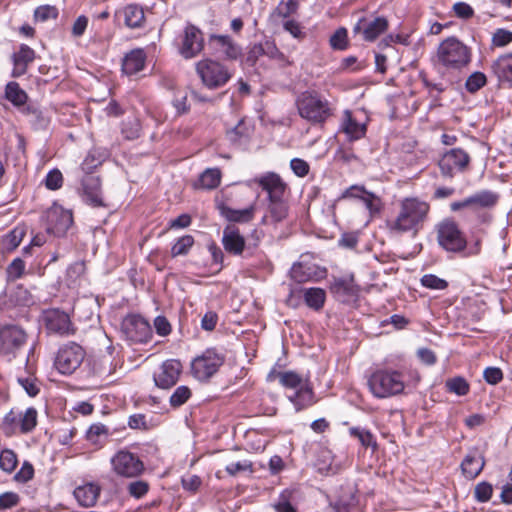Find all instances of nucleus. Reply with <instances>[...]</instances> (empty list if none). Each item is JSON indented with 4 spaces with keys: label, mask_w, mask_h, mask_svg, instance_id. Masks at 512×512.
<instances>
[{
    "label": "nucleus",
    "mask_w": 512,
    "mask_h": 512,
    "mask_svg": "<svg viewBox=\"0 0 512 512\" xmlns=\"http://www.w3.org/2000/svg\"><path fill=\"white\" fill-rule=\"evenodd\" d=\"M430 211V205L416 197H406L399 202L396 215L386 221V228L391 235L405 233L413 235L423 228Z\"/></svg>",
    "instance_id": "obj_1"
},
{
    "label": "nucleus",
    "mask_w": 512,
    "mask_h": 512,
    "mask_svg": "<svg viewBox=\"0 0 512 512\" xmlns=\"http://www.w3.org/2000/svg\"><path fill=\"white\" fill-rule=\"evenodd\" d=\"M368 387L372 395L378 399L397 396L404 392V375L398 370L377 369L370 375Z\"/></svg>",
    "instance_id": "obj_2"
},
{
    "label": "nucleus",
    "mask_w": 512,
    "mask_h": 512,
    "mask_svg": "<svg viewBox=\"0 0 512 512\" xmlns=\"http://www.w3.org/2000/svg\"><path fill=\"white\" fill-rule=\"evenodd\" d=\"M299 115L313 125L323 124L332 115L328 100L316 92H304L297 101Z\"/></svg>",
    "instance_id": "obj_3"
},
{
    "label": "nucleus",
    "mask_w": 512,
    "mask_h": 512,
    "mask_svg": "<svg viewBox=\"0 0 512 512\" xmlns=\"http://www.w3.org/2000/svg\"><path fill=\"white\" fill-rule=\"evenodd\" d=\"M437 61L447 69H461L471 60L470 49L456 37H448L437 49Z\"/></svg>",
    "instance_id": "obj_4"
},
{
    "label": "nucleus",
    "mask_w": 512,
    "mask_h": 512,
    "mask_svg": "<svg viewBox=\"0 0 512 512\" xmlns=\"http://www.w3.org/2000/svg\"><path fill=\"white\" fill-rule=\"evenodd\" d=\"M28 333L18 324L0 326V356L11 362L23 351L28 342Z\"/></svg>",
    "instance_id": "obj_5"
},
{
    "label": "nucleus",
    "mask_w": 512,
    "mask_h": 512,
    "mask_svg": "<svg viewBox=\"0 0 512 512\" xmlns=\"http://www.w3.org/2000/svg\"><path fill=\"white\" fill-rule=\"evenodd\" d=\"M195 71L203 86L209 90L225 86L232 78V72L225 64L211 58L198 61Z\"/></svg>",
    "instance_id": "obj_6"
},
{
    "label": "nucleus",
    "mask_w": 512,
    "mask_h": 512,
    "mask_svg": "<svg viewBox=\"0 0 512 512\" xmlns=\"http://www.w3.org/2000/svg\"><path fill=\"white\" fill-rule=\"evenodd\" d=\"M470 163L471 157L467 151L462 148H451L441 155L438 166L443 178L452 179L457 174L467 172Z\"/></svg>",
    "instance_id": "obj_7"
},
{
    "label": "nucleus",
    "mask_w": 512,
    "mask_h": 512,
    "mask_svg": "<svg viewBox=\"0 0 512 512\" xmlns=\"http://www.w3.org/2000/svg\"><path fill=\"white\" fill-rule=\"evenodd\" d=\"M112 471L119 477L137 478L145 470V465L139 455L128 449L118 450L110 460Z\"/></svg>",
    "instance_id": "obj_8"
},
{
    "label": "nucleus",
    "mask_w": 512,
    "mask_h": 512,
    "mask_svg": "<svg viewBox=\"0 0 512 512\" xmlns=\"http://www.w3.org/2000/svg\"><path fill=\"white\" fill-rule=\"evenodd\" d=\"M85 358V351L79 344L70 342L58 350L54 365L56 369L65 375L72 374Z\"/></svg>",
    "instance_id": "obj_9"
},
{
    "label": "nucleus",
    "mask_w": 512,
    "mask_h": 512,
    "mask_svg": "<svg viewBox=\"0 0 512 512\" xmlns=\"http://www.w3.org/2000/svg\"><path fill=\"white\" fill-rule=\"evenodd\" d=\"M437 239L439 245L449 252H460L467 244L463 233L452 220H444L438 225Z\"/></svg>",
    "instance_id": "obj_10"
},
{
    "label": "nucleus",
    "mask_w": 512,
    "mask_h": 512,
    "mask_svg": "<svg viewBox=\"0 0 512 512\" xmlns=\"http://www.w3.org/2000/svg\"><path fill=\"white\" fill-rule=\"evenodd\" d=\"M224 363V357L213 349L206 350L201 356L196 357L191 370L193 376L199 381L210 379Z\"/></svg>",
    "instance_id": "obj_11"
},
{
    "label": "nucleus",
    "mask_w": 512,
    "mask_h": 512,
    "mask_svg": "<svg viewBox=\"0 0 512 512\" xmlns=\"http://www.w3.org/2000/svg\"><path fill=\"white\" fill-rule=\"evenodd\" d=\"M204 48L202 31L195 25L188 23L180 36L178 52L184 59L198 56Z\"/></svg>",
    "instance_id": "obj_12"
},
{
    "label": "nucleus",
    "mask_w": 512,
    "mask_h": 512,
    "mask_svg": "<svg viewBox=\"0 0 512 512\" xmlns=\"http://www.w3.org/2000/svg\"><path fill=\"white\" fill-rule=\"evenodd\" d=\"M43 320L45 328L50 334L68 337L74 335L76 332V328L71 322L70 316L59 309L45 311Z\"/></svg>",
    "instance_id": "obj_13"
},
{
    "label": "nucleus",
    "mask_w": 512,
    "mask_h": 512,
    "mask_svg": "<svg viewBox=\"0 0 512 512\" xmlns=\"http://www.w3.org/2000/svg\"><path fill=\"white\" fill-rule=\"evenodd\" d=\"M122 330L134 343H146L152 337L150 324L140 315L127 316L122 322Z\"/></svg>",
    "instance_id": "obj_14"
},
{
    "label": "nucleus",
    "mask_w": 512,
    "mask_h": 512,
    "mask_svg": "<svg viewBox=\"0 0 512 512\" xmlns=\"http://www.w3.org/2000/svg\"><path fill=\"white\" fill-rule=\"evenodd\" d=\"M182 368L181 362L177 359L164 361L158 371L153 374L155 385L161 389H170L178 382Z\"/></svg>",
    "instance_id": "obj_15"
},
{
    "label": "nucleus",
    "mask_w": 512,
    "mask_h": 512,
    "mask_svg": "<svg viewBox=\"0 0 512 512\" xmlns=\"http://www.w3.org/2000/svg\"><path fill=\"white\" fill-rule=\"evenodd\" d=\"M82 200L92 207H104L101 180L98 176L87 174L81 181Z\"/></svg>",
    "instance_id": "obj_16"
},
{
    "label": "nucleus",
    "mask_w": 512,
    "mask_h": 512,
    "mask_svg": "<svg viewBox=\"0 0 512 512\" xmlns=\"http://www.w3.org/2000/svg\"><path fill=\"white\" fill-rule=\"evenodd\" d=\"M72 223V214L67 210L62 208H53L47 212L46 230L54 236L61 237L65 235Z\"/></svg>",
    "instance_id": "obj_17"
},
{
    "label": "nucleus",
    "mask_w": 512,
    "mask_h": 512,
    "mask_svg": "<svg viewBox=\"0 0 512 512\" xmlns=\"http://www.w3.org/2000/svg\"><path fill=\"white\" fill-rule=\"evenodd\" d=\"M387 28L388 20L383 16L375 17L372 20L362 17L353 27V32L361 33L363 39L366 41H374L379 35L384 33Z\"/></svg>",
    "instance_id": "obj_18"
},
{
    "label": "nucleus",
    "mask_w": 512,
    "mask_h": 512,
    "mask_svg": "<svg viewBox=\"0 0 512 512\" xmlns=\"http://www.w3.org/2000/svg\"><path fill=\"white\" fill-rule=\"evenodd\" d=\"M253 181L267 192L268 199L283 197L287 188L286 183L274 172H267Z\"/></svg>",
    "instance_id": "obj_19"
},
{
    "label": "nucleus",
    "mask_w": 512,
    "mask_h": 512,
    "mask_svg": "<svg viewBox=\"0 0 512 512\" xmlns=\"http://www.w3.org/2000/svg\"><path fill=\"white\" fill-rule=\"evenodd\" d=\"M324 274L323 270L313 263L298 262L293 264L290 269L291 278L297 283H304L308 281H316Z\"/></svg>",
    "instance_id": "obj_20"
},
{
    "label": "nucleus",
    "mask_w": 512,
    "mask_h": 512,
    "mask_svg": "<svg viewBox=\"0 0 512 512\" xmlns=\"http://www.w3.org/2000/svg\"><path fill=\"white\" fill-rule=\"evenodd\" d=\"M209 41L226 59L236 60L242 54L241 47L228 35H211Z\"/></svg>",
    "instance_id": "obj_21"
},
{
    "label": "nucleus",
    "mask_w": 512,
    "mask_h": 512,
    "mask_svg": "<svg viewBox=\"0 0 512 512\" xmlns=\"http://www.w3.org/2000/svg\"><path fill=\"white\" fill-rule=\"evenodd\" d=\"M222 244L224 249L233 255H241L245 249V239L234 225H227L223 230Z\"/></svg>",
    "instance_id": "obj_22"
},
{
    "label": "nucleus",
    "mask_w": 512,
    "mask_h": 512,
    "mask_svg": "<svg viewBox=\"0 0 512 512\" xmlns=\"http://www.w3.org/2000/svg\"><path fill=\"white\" fill-rule=\"evenodd\" d=\"M35 59V51L26 44H21L18 52L13 54L14 77H20L27 72L28 65Z\"/></svg>",
    "instance_id": "obj_23"
},
{
    "label": "nucleus",
    "mask_w": 512,
    "mask_h": 512,
    "mask_svg": "<svg viewBox=\"0 0 512 512\" xmlns=\"http://www.w3.org/2000/svg\"><path fill=\"white\" fill-rule=\"evenodd\" d=\"M218 209L220 215L224 217L227 221L241 224L249 223L250 221H252L256 210L254 204L241 210H236L225 204H221L218 206Z\"/></svg>",
    "instance_id": "obj_24"
},
{
    "label": "nucleus",
    "mask_w": 512,
    "mask_h": 512,
    "mask_svg": "<svg viewBox=\"0 0 512 512\" xmlns=\"http://www.w3.org/2000/svg\"><path fill=\"white\" fill-rule=\"evenodd\" d=\"M101 487L95 483H86L74 490V497L83 507H92L96 504Z\"/></svg>",
    "instance_id": "obj_25"
},
{
    "label": "nucleus",
    "mask_w": 512,
    "mask_h": 512,
    "mask_svg": "<svg viewBox=\"0 0 512 512\" xmlns=\"http://www.w3.org/2000/svg\"><path fill=\"white\" fill-rule=\"evenodd\" d=\"M146 61V54L143 49H134L127 53L122 61V71L127 75H134L140 72Z\"/></svg>",
    "instance_id": "obj_26"
},
{
    "label": "nucleus",
    "mask_w": 512,
    "mask_h": 512,
    "mask_svg": "<svg viewBox=\"0 0 512 512\" xmlns=\"http://www.w3.org/2000/svg\"><path fill=\"white\" fill-rule=\"evenodd\" d=\"M484 465V458L473 451L465 456L461 463V469L466 478L474 479L481 473Z\"/></svg>",
    "instance_id": "obj_27"
},
{
    "label": "nucleus",
    "mask_w": 512,
    "mask_h": 512,
    "mask_svg": "<svg viewBox=\"0 0 512 512\" xmlns=\"http://www.w3.org/2000/svg\"><path fill=\"white\" fill-rule=\"evenodd\" d=\"M124 23L131 29L142 28L145 24L143 8L138 4H129L122 10Z\"/></svg>",
    "instance_id": "obj_28"
},
{
    "label": "nucleus",
    "mask_w": 512,
    "mask_h": 512,
    "mask_svg": "<svg viewBox=\"0 0 512 512\" xmlns=\"http://www.w3.org/2000/svg\"><path fill=\"white\" fill-rule=\"evenodd\" d=\"M499 200V194L490 190H481L469 196L471 208H492Z\"/></svg>",
    "instance_id": "obj_29"
},
{
    "label": "nucleus",
    "mask_w": 512,
    "mask_h": 512,
    "mask_svg": "<svg viewBox=\"0 0 512 512\" xmlns=\"http://www.w3.org/2000/svg\"><path fill=\"white\" fill-rule=\"evenodd\" d=\"M499 81L512 82V53L500 56L492 65Z\"/></svg>",
    "instance_id": "obj_30"
},
{
    "label": "nucleus",
    "mask_w": 512,
    "mask_h": 512,
    "mask_svg": "<svg viewBox=\"0 0 512 512\" xmlns=\"http://www.w3.org/2000/svg\"><path fill=\"white\" fill-rule=\"evenodd\" d=\"M299 4L297 0H281L276 8L270 14V20L278 22L279 20H287L298 10Z\"/></svg>",
    "instance_id": "obj_31"
},
{
    "label": "nucleus",
    "mask_w": 512,
    "mask_h": 512,
    "mask_svg": "<svg viewBox=\"0 0 512 512\" xmlns=\"http://www.w3.org/2000/svg\"><path fill=\"white\" fill-rule=\"evenodd\" d=\"M345 115L346 120L343 123V131L349 140L355 141L364 137L367 131L366 124L357 122L349 111H346Z\"/></svg>",
    "instance_id": "obj_32"
},
{
    "label": "nucleus",
    "mask_w": 512,
    "mask_h": 512,
    "mask_svg": "<svg viewBox=\"0 0 512 512\" xmlns=\"http://www.w3.org/2000/svg\"><path fill=\"white\" fill-rule=\"evenodd\" d=\"M303 298L309 308L319 311L324 306L326 292L324 289L319 287L307 288L303 290Z\"/></svg>",
    "instance_id": "obj_33"
},
{
    "label": "nucleus",
    "mask_w": 512,
    "mask_h": 512,
    "mask_svg": "<svg viewBox=\"0 0 512 512\" xmlns=\"http://www.w3.org/2000/svg\"><path fill=\"white\" fill-rule=\"evenodd\" d=\"M331 291L337 297H339L342 302H346L356 295V289L354 287L352 279H335V281L331 285Z\"/></svg>",
    "instance_id": "obj_34"
},
{
    "label": "nucleus",
    "mask_w": 512,
    "mask_h": 512,
    "mask_svg": "<svg viewBox=\"0 0 512 512\" xmlns=\"http://www.w3.org/2000/svg\"><path fill=\"white\" fill-rule=\"evenodd\" d=\"M222 173L219 168H207L198 179L197 187L212 190L217 188L221 182Z\"/></svg>",
    "instance_id": "obj_35"
},
{
    "label": "nucleus",
    "mask_w": 512,
    "mask_h": 512,
    "mask_svg": "<svg viewBox=\"0 0 512 512\" xmlns=\"http://www.w3.org/2000/svg\"><path fill=\"white\" fill-rule=\"evenodd\" d=\"M313 390L311 387L301 386L295 393L289 396V400L294 404L296 411L305 409L313 404Z\"/></svg>",
    "instance_id": "obj_36"
},
{
    "label": "nucleus",
    "mask_w": 512,
    "mask_h": 512,
    "mask_svg": "<svg viewBox=\"0 0 512 512\" xmlns=\"http://www.w3.org/2000/svg\"><path fill=\"white\" fill-rule=\"evenodd\" d=\"M268 210L275 222H281L287 217L288 206L283 197L268 199Z\"/></svg>",
    "instance_id": "obj_37"
},
{
    "label": "nucleus",
    "mask_w": 512,
    "mask_h": 512,
    "mask_svg": "<svg viewBox=\"0 0 512 512\" xmlns=\"http://www.w3.org/2000/svg\"><path fill=\"white\" fill-rule=\"evenodd\" d=\"M5 97L15 106H21L27 100V94L24 90L20 88L19 84L16 82H9L6 85Z\"/></svg>",
    "instance_id": "obj_38"
},
{
    "label": "nucleus",
    "mask_w": 512,
    "mask_h": 512,
    "mask_svg": "<svg viewBox=\"0 0 512 512\" xmlns=\"http://www.w3.org/2000/svg\"><path fill=\"white\" fill-rule=\"evenodd\" d=\"M141 124L136 117H129L121 124V133L127 140H134L140 136Z\"/></svg>",
    "instance_id": "obj_39"
},
{
    "label": "nucleus",
    "mask_w": 512,
    "mask_h": 512,
    "mask_svg": "<svg viewBox=\"0 0 512 512\" xmlns=\"http://www.w3.org/2000/svg\"><path fill=\"white\" fill-rule=\"evenodd\" d=\"M194 242L192 235H184L178 238L171 248V256L175 258L187 255L194 245Z\"/></svg>",
    "instance_id": "obj_40"
},
{
    "label": "nucleus",
    "mask_w": 512,
    "mask_h": 512,
    "mask_svg": "<svg viewBox=\"0 0 512 512\" xmlns=\"http://www.w3.org/2000/svg\"><path fill=\"white\" fill-rule=\"evenodd\" d=\"M447 391L458 396H464L469 393L470 386L465 378L457 376L449 378L445 382Z\"/></svg>",
    "instance_id": "obj_41"
},
{
    "label": "nucleus",
    "mask_w": 512,
    "mask_h": 512,
    "mask_svg": "<svg viewBox=\"0 0 512 512\" xmlns=\"http://www.w3.org/2000/svg\"><path fill=\"white\" fill-rule=\"evenodd\" d=\"M37 415V410L34 407H29L23 415L19 416L20 430L22 433H29L36 427Z\"/></svg>",
    "instance_id": "obj_42"
},
{
    "label": "nucleus",
    "mask_w": 512,
    "mask_h": 512,
    "mask_svg": "<svg viewBox=\"0 0 512 512\" xmlns=\"http://www.w3.org/2000/svg\"><path fill=\"white\" fill-rule=\"evenodd\" d=\"M192 396L191 389L188 386H178L169 399L172 408H179L184 405Z\"/></svg>",
    "instance_id": "obj_43"
},
{
    "label": "nucleus",
    "mask_w": 512,
    "mask_h": 512,
    "mask_svg": "<svg viewBox=\"0 0 512 512\" xmlns=\"http://www.w3.org/2000/svg\"><path fill=\"white\" fill-rule=\"evenodd\" d=\"M349 432L350 435L356 437L360 441L362 446L372 447L373 450L377 448L375 438L369 430L360 427H352L350 428Z\"/></svg>",
    "instance_id": "obj_44"
},
{
    "label": "nucleus",
    "mask_w": 512,
    "mask_h": 512,
    "mask_svg": "<svg viewBox=\"0 0 512 512\" xmlns=\"http://www.w3.org/2000/svg\"><path fill=\"white\" fill-rule=\"evenodd\" d=\"M18 463L16 453L11 449H4L0 453V468L6 473H12Z\"/></svg>",
    "instance_id": "obj_45"
},
{
    "label": "nucleus",
    "mask_w": 512,
    "mask_h": 512,
    "mask_svg": "<svg viewBox=\"0 0 512 512\" xmlns=\"http://www.w3.org/2000/svg\"><path fill=\"white\" fill-rule=\"evenodd\" d=\"M25 262L20 258H15L6 268V276L8 281L20 279L25 274Z\"/></svg>",
    "instance_id": "obj_46"
},
{
    "label": "nucleus",
    "mask_w": 512,
    "mask_h": 512,
    "mask_svg": "<svg viewBox=\"0 0 512 512\" xmlns=\"http://www.w3.org/2000/svg\"><path fill=\"white\" fill-rule=\"evenodd\" d=\"M279 382L286 388H300L302 385V377L294 371L279 372L277 374Z\"/></svg>",
    "instance_id": "obj_47"
},
{
    "label": "nucleus",
    "mask_w": 512,
    "mask_h": 512,
    "mask_svg": "<svg viewBox=\"0 0 512 512\" xmlns=\"http://www.w3.org/2000/svg\"><path fill=\"white\" fill-rule=\"evenodd\" d=\"M25 236V230L21 227H16L10 231L4 238L3 243L6 250L11 251L16 249L23 237Z\"/></svg>",
    "instance_id": "obj_48"
},
{
    "label": "nucleus",
    "mask_w": 512,
    "mask_h": 512,
    "mask_svg": "<svg viewBox=\"0 0 512 512\" xmlns=\"http://www.w3.org/2000/svg\"><path fill=\"white\" fill-rule=\"evenodd\" d=\"M58 17V9L52 5H41L34 10V20L45 22Z\"/></svg>",
    "instance_id": "obj_49"
},
{
    "label": "nucleus",
    "mask_w": 512,
    "mask_h": 512,
    "mask_svg": "<svg viewBox=\"0 0 512 512\" xmlns=\"http://www.w3.org/2000/svg\"><path fill=\"white\" fill-rule=\"evenodd\" d=\"M422 286L433 290H444L448 287V282L434 274H425L420 280Z\"/></svg>",
    "instance_id": "obj_50"
},
{
    "label": "nucleus",
    "mask_w": 512,
    "mask_h": 512,
    "mask_svg": "<svg viewBox=\"0 0 512 512\" xmlns=\"http://www.w3.org/2000/svg\"><path fill=\"white\" fill-rule=\"evenodd\" d=\"M493 494V486L486 481H482L475 486L474 497L480 503L488 502Z\"/></svg>",
    "instance_id": "obj_51"
},
{
    "label": "nucleus",
    "mask_w": 512,
    "mask_h": 512,
    "mask_svg": "<svg viewBox=\"0 0 512 512\" xmlns=\"http://www.w3.org/2000/svg\"><path fill=\"white\" fill-rule=\"evenodd\" d=\"M149 483L144 480L133 481L128 484L127 491L131 497L136 499L143 498L149 491Z\"/></svg>",
    "instance_id": "obj_52"
},
{
    "label": "nucleus",
    "mask_w": 512,
    "mask_h": 512,
    "mask_svg": "<svg viewBox=\"0 0 512 512\" xmlns=\"http://www.w3.org/2000/svg\"><path fill=\"white\" fill-rule=\"evenodd\" d=\"M486 84V76L482 72H474L471 74L465 83L467 91L475 93Z\"/></svg>",
    "instance_id": "obj_53"
},
{
    "label": "nucleus",
    "mask_w": 512,
    "mask_h": 512,
    "mask_svg": "<svg viewBox=\"0 0 512 512\" xmlns=\"http://www.w3.org/2000/svg\"><path fill=\"white\" fill-rule=\"evenodd\" d=\"M45 187L49 190H58L63 185V175L59 169L50 170L44 180Z\"/></svg>",
    "instance_id": "obj_54"
},
{
    "label": "nucleus",
    "mask_w": 512,
    "mask_h": 512,
    "mask_svg": "<svg viewBox=\"0 0 512 512\" xmlns=\"http://www.w3.org/2000/svg\"><path fill=\"white\" fill-rule=\"evenodd\" d=\"M283 29L288 32L293 38L301 40L305 37L303 26L294 19H287L283 21Z\"/></svg>",
    "instance_id": "obj_55"
},
{
    "label": "nucleus",
    "mask_w": 512,
    "mask_h": 512,
    "mask_svg": "<svg viewBox=\"0 0 512 512\" xmlns=\"http://www.w3.org/2000/svg\"><path fill=\"white\" fill-rule=\"evenodd\" d=\"M330 45L336 50H344L347 47V30L345 28L337 29L330 37Z\"/></svg>",
    "instance_id": "obj_56"
},
{
    "label": "nucleus",
    "mask_w": 512,
    "mask_h": 512,
    "mask_svg": "<svg viewBox=\"0 0 512 512\" xmlns=\"http://www.w3.org/2000/svg\"><path fill=\"white\" fill-rule=\"evenodd\" d=\"M512 42V32L503 28L497 29L492 36V44L496 47H504Z\"/></svg>",
    "instance_id": "obj_57"
},
{
    "label": "nucleus",
    "mask_w": 512,
    "mask_h": 512,
    "mask_svg": "<svg viewBox=\"0 0 512 512\" xmlns=\"http://www.w3.org/2000/svg\"><path fill=\"white\" fill-rule=\"evenodd\" d=\"M108 435V429L103 424H93L89 427V429L86 432L87 439L96 444L99 441V438L101 436H107Z\"/></svg>",
    "instance_id": "obj_58"
},
{
    "label": "nucleus",
    "mask_w": 512,
    "mask_h": 512,
    "mask_svg": "<svg viewBox=\"0 0 512 512\" xmlns=\"http://www.w3.org/2000/svg\"><path fill=\"white\" fill-rule=\"evenodd\" d=\"M361 201L364 203L365 207L369 210L371 215L380 212L381 200L372 192L368 191L366 195L363 196Z\"/></svg>",
    "instance_id": "obj_59"
},
{
    "label": "nucleus",
    "mask_w": 512,
    "mask_h": 512,
    "mask_svg": "<svg viewBox=\"0 0 512 512\" xmlns=\"http://www.w3.org/2000/svg\"><path fill=\"white\" fill-rule=\"evenodd\" d=\"M33 476V465L28 461H24L20 470L14 475V480L19 483H26L31 480Z\"/></svg>",
    "instance_id": "obj_60"
},
{
    "label": "nucleus",
    "mask_w": 512,
    "mask_h": 512,
    "mask_svg": "<svg viewBox=\"0 0 512 512\" xmlns=\"http://www.w3.org/2000/svg\"><path fill=\"white\" fill-rule=\"evenodd\" d=\"M290 168L292 169L293 173L298 177H305L308 175L310 171V166L308 162L301 158H293L290 161Z\"/></svg>",
    "instance_id": "obj_61"
},
{
    "label": "nucleus",
    "mask_w": 512,
    "mask_h": 512,
    "mask_svg": "<svg viewBox=\"0 0 512 512\" xmlns=\"http://www.w3.org/2000/svg\"><path fill=\"white\" fill-rule=\"evenodd\" d=\"M455 15L460 19H470L474 15L473 8L466 2H456L453 5Z\"/></svg>",
    "instance_id": "obj_62"
},
{
    "label": "nucleus",
    "mask_w": 512,
    "mask_h": 512,
    "mask_svg": "<svg viewBox=\"0 0 512 512\" xmlns=\"http://www.w3.org/2000/svg\"><path fill=\"white\" fill-rule=\"evenodd\" d=\"M483 377L487 383L496 385L503 379V373L498 367H487L483 372Z\"/></svg>",
    "instance_id": "obj_63"
},
{
    "label": "nucleus",
    "mask_w": 512,
    "mask_h": 512,
    "mask_svg": "<svg viewBox=\"0 0 512 512\" xmlns=\"http://www.w3.org/2000/svg\"><path fill=\"white\" fill-rule=\"evenodd\" d=\"M356 507L355 498L352 496L349 500L339 499L334 505V512H353Z\"/></svg>",
    "instance_id": "obj_64"
}]
</instances>
